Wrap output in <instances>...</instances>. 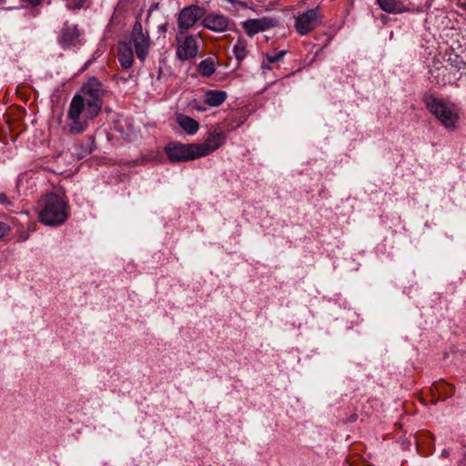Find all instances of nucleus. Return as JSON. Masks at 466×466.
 <instances>
[{
    "label": "nucleus",
    "instance_id": "nucleus-1",
    "mask_svg": "<svg viewBox=\"0 0 466 466\" xmlns=\"http://www.w3.org/2000/svg\"><path fill=\"white\" fill-rule=\"evenodd\" d=\"M99 113L96 106L86 104L79 96H74L66 110L65 132L68 135L86 132Z\"/></svg>",
    "mask_w": 466,
    "mask_h": 466
},
{
    "label": "nucleus",
    "instance_id": "nucleus-2",
    "mask_svg": "<svg viewBox=\"0 0 466 466\" xmlns=\"http://www.w3.org/2000/svg\"><path fill=\"white\" fill-rule=\"evenodd\" d=\"M39 221L47 226L63 224L68 218L66 202L56 194L45 195L37 206Z\"/></svg>",
    "mask_w": 466,
    "mask_h": 466
},
{
    "label": "nucleus",
    "instance_id": "nucleus-3",
    "mask_svg": "<svg viewBox=\"0 0 466 466\" xmlns=\"http://www.w3.org/2000/svg\"><path fill=\"white\" fill-rule=\"evenodd\" d=\"M423 102L427 109L435 116L444 127L448 129H454L456 127L459 114L453 104L431 95L425 96Z\"/></svg>",
    "mask_w": 466,
    "mask_h": 466
},
{
    "label": "nucleus",
    "instance_id": "nucleus-4",
    "mask_svg": "<svg viewBox=\"0 0 466 466\" xmlns=\"http://www.w3.org/2000/svg\"><path fill=\"white\" fill-rule=\"evenodd\" d=\"M164 151L172 163L187 162L200 157L196 143L170 142L165 147Z\"/></svg>",
    "mask_w": 466,
    "mask_h": 466
},
{
    "label": "nucleus",
    "instance_id": "nucleus-5",
    "mask_svg": "<svg viewBox=\"0 0 466 466\" xmlns=\"http://www.w3.org/2000/svg\"><path fill=\"white\" fill-rule=\"evenodd\" d=\"M106 94V90L104 88L103 84L96 77H91L81 87V93L75 96H81L88 105L96 106V110L100 112Z\"/></svg>",
    "mask_w": 466,
    "mask_h": 466
},
{
    "label": "nucleus",
    "instance_id": "nucleus-6",
    "mask_svg": "<svg viewBox=\"0 0 466 466\" xmlns=\"http://www.w3.org/2000/svg\"><path fill=\"white\" fill-rule=\"evenodd\" d=\"M322 15L319 9L311 8L298 14L294 27L300 35H306L322 24Z\"/></svg>",
    "mask_w": 466,
    "mask_h": 466
},
{
    "label": "nucleus",
    "instance_id": "nucleus-7",
    "mask_svg": "<svg viewBox=\"0 0 466 466\" xmlns=\"http://www.w3.org/2000/svg\"><path fill=\"white\" fill-rule=\"evenodd\" d=\"M206 10L197 5L184 7L177 18V35L186 34L195 24L205 15Z\"/></svg>",
    "mask_w": 466,
    "mask_h": 466
},
{
    "label": "nucleus",
    "instance_id": "nucleus-8",
    "mask_svg": "<svg viewBox=\"0 0 466 466\" xmlns=\"http://www.w3.org/2000/svg\"><path fill=\"white\" fill-rule=\"evenodd\" d=\"M136 49V54L140 61H145L150 47V37L147 32L143 31L140 22L137 21L130 35V40Z\"/></svg>",
    "mask_w": 466,
    "mask_h": 466
},
{
    "label": "nucleus",
    "instance_id": "nucleus-9",
    "mask_svg": "<svg viewBox=\"0 0 466 466\" xmlns=\"http://www.w3.org/2000/svg\"><path fill=\"white\" fill-rule=\"evenodd\" d=\"M430 75L431 81L441 86L454 84L461 76V74L454 73L451 68L440 61L433 63L430 69Z\"/></svg>",
    "mask_w": 466,
    "mask_h": 466
},
{
    "label": "nucleus",
    "instance_id": "nucleus-10",
    "mask_svg": "<svg viewBox=\"0 0 466 466\" xmlns=\"http://www.w3.org/2000/svg\"><path fill=\"white\" fill-rule=\"evenodd\" d=\"M226 140L224 130L220 127L210 129L203 143H196L200 157H206L219 148Z\"/></svg>",
    "mask_w": 466,
    "mask_h": 466
},
{
    "label": "nucleus",
    "instance_id": "nucleus-11",
    "mask_svg": "<svg viewBox=\"0 0 466 466\" xmlns=\"http://www.w3.org/2000/svg\"><path fill=\"white\" fill-rule=\"evenodd\" d=\"M177 56L181 61H186L198 56L199 42L201 41L200 35H190L184 39H180L179 36H177Z\"/></svg>",
    "mask_w": 466,
    "mask_h": 466
},
{
    "label": "nucleus",
    "instance_id": "nucleus-12",
    "mask_svg": "<svg viewBox=\"0 0 466 466\" xmlns=\"http://www.w3.org/2000/svg\"><path fill=\"white\" fill-rule=\"evenodd\" d=\"M202 24L206 28L217 33L228 30L232 25L227 16L218 14L205 15Z\"/></svg>",
    "mask_w": 466,
    "mask_h": 466
},
{
    "label": "nucleus",
    "instance_id": "nucleus-13",
    "mask_svg": "<svg viewBox=\"0 0 466 466\" xmlns=\"http://www.w3.org/2000/svg\"><path fill=\"white\" fill-rule=\"evenodd\" d=\"M277 25V21L270 17H261L258 19H248L242 22V27L248 35H254L259 32L272 28Z\"/></svg>",
    "mask_w": 466,
    "mask_h": 466
},
{
    "label": "nucleus",
    "instance_id": "nucleus-14",
    "mask_svg": "<svg viewBox=\"0 0 466 466\" xmlns=\"http://www.w3.org/2000/svg\"><path fill=\"white\" fill-rule=\"evenodd\" d=\"M79 41V32L76 25H66L58 36V43L63 48L76 46Z\"/></svg>",
    "mask_w": 466,
    "mask_h": 466
},
{
    "label": "nucleus",
    "instance_id": "nucleus-15",
    "mask_svg": "<svg viewBox=\"0 0 466 466\" xmlns=\"http://www.w3.org/2000/svg\"><path fill=\"white\" fill-rule=\"evenodd\" d=\"M117 56L121 66L125 69L130 68L134 63V53L130 42L124 41L118 44Z\"/></svg>",
    "mask_w": 466,
    "mask_h": 466
},
{
    "label": "nucleus",
    "instance_id": "nucleus-16",
    "mask_svg": "<svg viewBox=\"0 0 466 466\" xmlns=\"http://www.w3.org/2000/svg\"><path fill=\"white\" fill-rule=\"evenodd\" d=\"M227 98V93L222 90H208L204 94V105L208 106H220Z\"/></svg>",
    "mask_w": 466,
    "mask_h": 466
},
{
    "label": "nucleus",
    "instance_id": "nucleus-17",
    "mask_svg": "<svg viewBox=\"0 0 466 466\" xmlns=\"http://www.w3.org/2000/svg\"><path fill=\"white\" fill-rule=\"evenodd\" d=\"M177 121L179 127L188 135H194L199 129L198 122L190 116L180 115L177 116Z\"/></svg>",
    "mask_w": 466,
    "mask_h": 466
},
{
    "label": "nucleus",
    "instance_id": "nucleus-18",
    "mask_svg": "<svg viewBox=\"0 0 466 466\" xmlns=\"http://www.w3.org/2000/svg\"><path fill=\"white\" fill-rule=\"evenodd\" d=\"M448 66H450L454 73L461 74L460 71L466 67L465 60L459 55L451 53L447 58Z\"/></svg>",
    "mask_w": 466,
    "mask_h": 466
},
{
    "label": "nucleus",
    "instance_id": "nucleus-19",
    "mask_svg": "<svg viewBox=\"0 0 466 466\" xmlns=\"http://www.w3.org/2000/svg\"><path fill=\"white\" fill-rule=\"evenodd\" d=\"M246 46V42L240 38L233 46V53L238 62L242 61L247 56Z\"/></svg>",
    "mask_w": 466,
    "mask_h": 466
},
{
    "label": "nucleus",
    "instance_id": "nucleus-20",
    "mask_svg": "<svg viewBox=\"0 0 466 466\" xmlns=\"http://www.w3.org/2000/svg\"><path fill=\"white\" fill-rule=\"evenodd\" d=\"M382 10L388 13H399L402 10L398 6L396 0H377Z\"/></svg>",
    "mask_w": 466,
    "mask_h": 466
},
{
    "label": "nucleus",
    "instance_id": "nucleus-21",
    "mask_svg": "<svg viewBox=\"0 0 466 466\" xmlns=\"http://www.w3.org/2000/svg\"><path fill=\"white\" fill-rule=\"evenodd\" d=\"M199 72L204 76H210L215 72V66L211 59H205L199 63Z\"/></svg>",
    "mask_w": 466,
    "mask_h": 466
},
{
    "label": "nucleus",
    "instance_id": "nucleus-22",
    "mask_svg": "<svg viewBox=\"0 0 466 466\" xmlns=\"http://www.w3.org/2000/svg\"><path fill=\"white\" fill-rule=\"evenodd\" d=\"M432 0H410L412 9L417 11H422L425 8L430 7Z\"/></svg>",
    "mask_w": 466,
    "mask_h": 466
},
{
    "label": "nucleus",
    "instance_id": "nucleus-23",
    "mask_svg": "<svg viewBox=\"0 0 466 466\" xmlns=\"http://www.w3.org/2000/svg\"><path fill=\"white\" fill-rule=\"evenodd\" d=\"M285 55V51H280L274 55H267V59L269 63H275L282 58V56Z\"/></svg>",
    "mask_w": 466,
    "mask_h": 466
},
{
    "label": "nucleus",
    "instance_id": "nucleus-24",
    "mask_svg": "<svg viewBox=\"0 0 466 466\" xmlns=\"http://www.w3.org/2000/svg\"><path fill=\"white\" fill-rule=\"evenodd\" d=\"M10 227L7 224L0 221V238H3L5 236H7L10 233Z\"/></svg>",
    "mask_w": 466,
    "mask_h": 466
},
{
    "label": "nucleus",
    "instance_id": "nucleus-25",
    "mask_svg": "<svg viewBox=\"0 0 466 466\" xmlns=\"http://www.w3.org/2000/svg\"><path fill=\"white\" fill-rule=\"evenodd\" d=\"M191 106L199 112H204L207 110V107L204 105H201L197 99H194L191 102Z\"/></svg>",
    "mask_w": 466,
    "mask_h": 466
},
{
    "label": "nucleus",
    "instance_id": "nucleus-26",
    "mask_svg": "<svg viewBox=\"0 0 466 466\" xmlns=\"http://www.w3.org/2000/svg\"><path fill=\"white\" fill-rule=\"evenodd\" d=\"M458 5L466 8V0H454Z\"/></svg>",
    "mask_w": 466,
    "mask_h": 466
},
{
    "label": "nucleus",
    "instance_id": "nucleus-27",
    "mask_svg": "<svg viewBox=\"0 0 466 466\" xmlns=\"http://www.w3.org/2000/svg\"><path fill=\"white\" fill-rule=\"evenodd\" d=\"M0 202L4 203V204L5 203H8L7 198H6V196L5 194H0Z\"/></svg>",
    "mask_w": 466,
    "mask_h": 466
},
{
    "label": "nucleus",
    "instance_id": "nucleus-28",
    "mask_svg": "<svg viewBox=\"0 0 466 466\" xmlns=\"http://www.w3.org/2000/svg\"><path fill=\"white\" fill-rule=\"evenodd\" d=\"M25 2H27L29 4H32V5H37L40 0H24Z\"/></svg>",
    "mask_w": 466,
    "mask_h": 466
},
{
    "label": "nucleus",
    "instance_id": "nucleus-29",
    "mask_svg": "<svg viewBox=\"0 0 466 466\" xmlns=\"http://www.w3.org/2000/svg\"><path fill=\"white\" fill-rule=\"evenodd\" d=\"M27 238H28V234H22V235L20 236V238H19V240H21V241H25V240H26V239H27Z\"/></svg>",
    "mask_w": 466,
    "mask_h": 466
},
{
    "label": "nucleus",
    "instance_id": "nucleus-30",
    "mask_svg": "<svg viewBox=\"0 0 466 466\" xmlns=\"http://www.w3.org/2000/svg\"><path fill=\"white\" fill-rule=\"evenodd\" d=\"M262 68H263V70H265V69H270L268 66H266L264 64H263V66H262Z\"/></svg>",
    "mask_w": 466,
    "mask_h": 466
},
{
    "label": "nucleus",
    "instance_id": "nucleus-31",
    "mask_svg": "<svg viewBox=\"0 0 466 466\" xmlns=\"http://www.w3.org/2000/svg\"><path fill=\"white\" fill-rule=\"evenodd\" d=\"M442 454L446 456L448 452L446 451H443Z\"/></svg>",
    "mask_w": 466,
    "mask_h": 466
},
{
    "label": "nucleus",
    "instance_id": "nucleus-32",
    "mask_svg": "<svg viewBox=\"0 0 466 466\" xmlns=\"http://www.w3.org/2000/svg\"><path fill=\"white\" fill-rule=\"evenodd\" d=\"M393 37V32L390 33V38L391 39Z\"/></svg>",
    "mask_w": 466,
    "mask_h": 466
}]
</instances>
